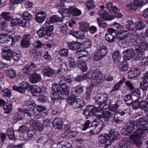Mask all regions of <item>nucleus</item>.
<instances>
[{
	"label": "nucleus",
	"mask_w": 148,
	"mask_h": 148,
	"mask_svg": "<svg viewBox=\"0 0 148 148\" xmlns=\"http://www.w3.org/2000/svg\"><path fill=\"white\" fill-rule=\"evenodd\" d=\"M136 130L133 132L131 137V141L138 147L142 145V142L141 139H144L148 133V126L144 127H137Z\"/></svg>",
	"instance_id": "f257e3e1"
},
{
	"label": "nucleus",
	"mask_w": 148,
	"mask_h": 148,
	"mask_svg": "<svg viewBox=\"0 0 148 148\" xmlns=\"http://www.w3.org/2000/svg\"><path fill=\"white\" fill-rule=\"evenodd\" d=\"M145 35L143 33H141L140 35L136 34L132 37L131 42L133 44H138L136 46V49L138 52L140 51L142 53L148 47V43L145 41Z\"/></svg>",
	"instance_id": "f03ea898"
},
{
	"label": "nucleus",
	"mask_w": 148,
	"mask_h": 148,
	"mask_svg": "<svg viewBox=\"0 0 148 148\" xmlns=\"http://www.w3.org/2000/svg\"><path fill=\"white\" fill-rule=\"evenodd\" d=\"M137 123L135 125L134 121L130 120L128 122L126 125L125 131L132 133V132L136 129L135 127H144L148 126L147 119L145 117H141L137 120Z\"/></svg>",
	"instance_id": "7ed1b4c3"
},
{
	"label": "nucleus",
	"mask_w": 148,
	"mask_h": 148,
	"mask_svg": "<svg viewBox=\"0 0 148 148\" xmlns=\"http://www.w3.org/2000/svg\"><path fill=\"white\" fill-rule=\"evenodd\" d=\"M107 104L106 102L101 103L97 106H87L86 109L84 111L83 114L86 116V119H88L92 116L95 112L99 113L100 111L102 110L106 109Z\"/></svg>",
	"instance_id": "20e7f679"
},
{
	"label": "nucleus",
	"mask_w": 148,
	"mask_h": 148,
	"mask_svg": "<svg viewBox=\"0 0 148 148\" xmlns=\"http://www.w3.org/2000/svg\"><path fill=\"white\" fill-rule=\"evenodd\" d=\"M127 23L126 27L128 30L136 32L138 30H141L145 27V24L142 21L139 20L135 23H133V22L132 20H129Z\"/></svg>",
	"instance_id": "39448f33"
},
{
	"label": "nucleus",
	"mask_w": 148,
	"mask_h": 148,
	"mask_svg": "<svg viewBox=\"0 0 148 148\" xmlns=\"http://www.w3.org/2000/svg\"><path fill=\"white\" fill-rule=\"evenodd\" d=\"M52 90L53 92L51 95V97L52 100H55L61 97L60 95H64L61 92V90L59 86L57 84H54L52 86Z\"/></svg>",
	"instance_id": "423d86ee"
},
{
	"label": "nucleus",
	"mask_w": 148,
	"mask_h": 148,
	"mask_svg": "<svg viewBox=\"0 0 148 148\" xmlns=\"http://www.w3.org/2000/svg\"><path fill=\"white\" fill-rule=\"evenodd\" d=\"M107 134L101 135L98 138V144L100 145L105 144L104 148H107L111 145Z\"/></svg>",
	"instance_id": "0eeeda50"
},
{
	"label": "nucleus",
	"mask_w": 148,
	"mask_h": 148,
	"mask_svg": "<svg viewBox=\"0 0 148 148\" xmlns=\"http://www.w3.org/2000/svg\"><path fill=\"white\" fill-rule=\"evenodd\" d=\"M90 79L94 80L95 82L99 84L103 82L104 79V77H102V75L97 72H94L93 71H90Z\"/></svg>",
	"instance_id": "6e6552de"
},
{
	"label": "nucleus",
	"mask_w": 148,
	"mask_h": 148,
	"mask_svg": "<svg viewBox=\"0 0 148 148\" xmlns=\"http://www.w3.org/2000/svg\"><path fill=\"white\" fill-rule=\"evenodd\" d=\"M108 33L106 34L105 39L108 42H112L114 41L115 39L116 30L112 28L107 29Z\"/></svg>",
	"instance_id": "1a4fd4ad"
},
{
	"label": "nucleus",
	"mask_w": 148,
	"mask_h": 148,
	"mask_svg": "<svg viewBox=\"0 0 148 148\" xmlns=\"http://www.w3.org/2000/svg\"><path fill=\"white\" fill-rule=\"evenodd\" d=\"M13 53L9 47H5L2 49V55L4 59L10 61L12 58Z\"/></svg>",
	"instance_id": "9d476101"
},
{
	"label": "nucleus",
	"mask_w": 148,
	"mask_h": 148,
	"mask_svg": "<svg viewBox=\"0 0 148 148\" xmlns=\"http://www.w3.org/2000/svg\"><path fill=\"white\" fill-rule=\"evenodd\" d=\"M31 38V36L29 34L26 33L24 34L22 40L20 42V46L23 48L28 47L30 44Z\"/></svg>",
	"instance_id": "9b49d317"
},
{
	"label": "nucleus",
	"mask_w": 148,
	"mask_h": 148,
	"mask_svg": "<svg viewBox=\"0 0 148 148\" xmlns=\"http://www.w3.org/2000/svg\"><path fill=\"white\" fill-rule=\"evenodd\" d=\"M143 5V4L140 0H134L130 2L128 6L130 9L136 10Z\"/></svg>",
	"instance_id": "f8f14e48"
},
{
	"label": "nucleus",
	"mask_w": 148,
	"mask_h": 148,
	"mask_svg": "<svg viewBox=\"0 0 148 148\" xmlns=\"http://www.w3.org/2000/svg\"><path fill=\"white\" fill-rule=\"evenodd\" d=\"M43 70L44 76L47 77H55L58 72L52 69L47 66L44 67Z\"/></svg>",
	"instance_id": "ddd939ff"
},
{
	"label": "nucleus",
	"mask_w": 148,
	"mask_h": 148,
	"mask_svg": "<svg viewBox=\"0 0 148 148\" xmlns=\"http://www.w3.org/2000/svg\"><path fill=\"white\" fill-rule=\"evenodd\" d=\"M107 135L111 144L114 141L117 140L119 138L120 134L119 132H116L113 130H110V133Z\"/></svg>",
	"instance_id": "4468645a"
},
{
	"label": "nucleus",
	"mask_w": 148,
	"mask_h": 148,
	"mask_svg": "<svg viewBox=\"0 0 148 148\" xmlns=\"http://www.w3.org/2000/svg\"><path fill=\"white\" fill-rule=\"evenodd\" d=\"M100 8L102 9L106 8L108 12L111 13L116 11V10H118L116 7L112 3L110 2L106 3L104 5H101Z\"/></svg>",
	"instance_id": "2eb2a0df"
},
{
	"label": "nucleus",
	"mask_w": 148,
	"mask_h": 148,
	"mask_svg": "<svg viewBox=\"0 0 148 148\" xmlns=\"http://www.w3.org/2000/svg\"><path fill=\"white\" fill-rule=\"evenodd\" d=\"M36 67V65L33 62H29L25 66L23 71L25 74L28 75L32 71L34 72L35 69Z\"/></svg>",
	"instance_id": "dca6fc26"
},
{
	"label": "nucleus",
	"mask_w": 148,
	"mask_h": 148,
	"mask_svg": "<svg viewBox=\"0 0 148 148\" xmlns=\"http://www.w3.org/2000/svg\"><path fill=\"white\" fill-rule=\"evenodd\" d=\"M123 53L124 54L123 59L127 61L133 57L134 54V50L132 48L123 51Z\"/></svg>",
	"instance_id": "f3484780"
},
{
	"label": "nucleus",
	"mask_w": 148,
	"mask_h": 148,
	"mask_svg": "<svg viewBox=\"0 0 148 148\" xmlns=\"http://www.w3.org/2000/svg\"><path fill=\"white\" fill-rule=\"evenodd\" d=\"M29 79L31 83H37L41 81V77L40 74L35 73L32 74L30 75Z\"/></svg>",
	"instance_id": "a211bd4d"
},
{
	"label": "nucleus",
	"mask_w": 148,
	"mask_h": 148,
	"mask_svg": "<svg viewBox=\"0 0 148 148\" xmlns=\"http://www.w3.org/2000/svg\"><path fill=\"white\" fill-rule=\"evenodd\" d=\"M59 85L60 86V87L59 86L60 88L62 90V91L61 92L63 95L64 94L66 95H68L70 92V90L66 84L61 80L59 82Z\"/></svg>",
	"instance_id": "6ab92c4d"
},
{
	"label": "nucleus",
	"mask_w": 148,
	"mask_h": 148,
	"mask_svg": "<svg viewBox=\"0 0 148 148\" xmlns=\"http://www.w3.org/2000/svg\"><path fill=\"white\" fill-rule=\"evenodd\" d=\"M125 114V112L123 111L120 110L118 111L114 114V121L116 123H118L122 121V116Z\"/></svg>",
	"instance_id": "aec40b11"
},
{
	"label": "nucleus",
	"mask_w": 148,
	"mask_h": 148,
	"mask_svg": "<svg viewBox=\"0 0 148 148\" xmlns=\"http://www.w3.org/2000/svg\"><path fill=\"white\" fill-rule=\"evenodd\" d=\"M46 16V14L44 12H39L36 15L35 19L38 23H42L44 21Z\"/></svg>",
	"instance_id": "412c9836"
},
{
	"label": "nucleus",
	"mask_w": 148,
	"mask_h": 148,
	"mask_svg": "<svg viewBox=\"0 0 148 148\" xmlns=\"http://www.w3.org/2000/svg\"><path fill=\"white\" fill-rule=\"evenodd\" d=\"M103 125V121L100 118L95 119L92 123V127H94L95 128H97L101 131Z\"/></svg>",
	"instance_id": "4be33fe9"
},
{
	"label": "nucleus",
	"mask_w": 148,
	"mask_h": 148,
	"mask_svg": "<svg viewBox=\"0 0 148 148\" xmlns=\"http://www.w3.org/2000/svg\"><path fill=\"white\" fill-rule=\"evenodd\" d=\"M77 64L78 67L82 72H85L87 70L86 63L82 59L78 58L77 61Z\"/></svg>",
	"instance_id": "5701e85b"
},
{
	"label": "nucleus",
	"mask_w": 148,
	"mask_h": 148,
	"mask_svg": "<svg viewBox=\"0 0 148 148\" xmlns=\"http://www.w3.org/2000/svg\"><path fill=\"white\" fill-rule=\"evenodd\" d=\"M53 127L55 129L61 130L63 127V123L61 119H55L53 121Z\"/></svg>",
	"instance_id": "b1692460"
},
{
	"label": "nucleus",
	"mask_w": 148,
	"mask_h": 148,
	"mask_svg": "<svg viewBox=\"0 0 148 148\" xmlns=\"http://www.w3.org/2000/svg\"><path fill=\"white\" fill-rule=\"evenodd\" d=\"M68 48L73 50H77L81 48L80 44L75 41H73L68 43Z\"/></svg>",
	"instance_id": "393cba45"
},
{
	"label": "nucleus",
	"mask_w": 148,
	"mask_h": 148,
	"mask_svg": "<svg viewBox=\"0 0 148 148\" xmlns=\"http://www.w3.org/2000/svg\"><path fill=\"white\" fill-rule=\"evenodd\" d=\"M25 84L27 85L24 82H22L21 83V85L23 86H14L12 87V89L16 91L21 93L24 94L26 90V86H25Z\"/></svg>",
	"instance_id": "a878e982"
},
{
	"label": "nucleus",
	"mask_w": 148,
	"mask_h": 148,
	"mask_svg": "<svg viewBox=\"0 0 148 148\" xmlns=\"http://www.w3.org/2000/svg\"><path fill=\"white\" fill-rule=\"evenodd\" d=\"M98 14L101 18L105 20H110L112 19L109 14L104 10H103L99 11Z\"/></svg>",
	"instance_id": "bb28decb"
},
{
	"label": "nucleus",
	"mask_w": 148,
	"mask_h": 148,
	"mask_svg": "<svg viewBox=\"0 0 148 148\" xmlns=\"http://www.w3.org/2000/svg\"><path fill=\"white\" fill-rule=\"evenodd\" d=\"M68 12H69L71 14L75 16H79L81 14V12L76 8L73 7H70L67 10Z\"/></svg>",
	"instance_id": "cd10ccee"
},
{
	"label": "nucleus",
	"mask_w": 148,
	"mask_h": 148,
	"mask_svg": "<svg viewBox=\"0 0 148 148\" xmlns=\"http://www.w3.org/2000/svg\"><path fill=\"white\" fill-rule=\"evenodd\" d=\"M83 100L82 99H76L73 107L77 109L81 108L85 106Z\"/></svg>",
	"instance_id": "c85d7f7f"
},
{
	"label": "nucleus",
	"mask_w": 148,
	"mask_h": 148,
	"mask_svg": "<svg viewBox=\"0 0 148 148\" xmlns=\"http://www.w3.org/2000/svg\"><path fill=\"white\" fill-rule=\"evenodd\" d=\"M139 74V70L137 68H134L129 72L128 77L130 78H134L138 76Z\"/></svg>",
	"instance_id": "c756f323"
},
{
	"label": "nucleus",
	"mask_w": 148,
	"mask_h": 148,
	"mask_svg": "<svg viewBox=\"0 0 148 148\" xmlns=\"http://www.w3.org/2000/svg\"><path fill=\"white\" fill-rule=\"evenodd\" d=\"M80 29L83 32H86L89 29V23L86 22H82L79 23Z\"/></svg>",
	"instance_id": "7c9ffc66"
},
{
	"label": "nucleus",
	"mask_w": 148,
	"mask_h": 148,
	"mask_svg": "<svg viewBox=\"0 0 148 148\" xmlns=\"http://www.w3.org/2000/svg\"><path fill=\"white\" fill-rule=\"evenodd\" d=\"M125 80V77H123L122 79L118 83H116L110 92L116 91L118 90L120 88L121 86Z\"/></svg>",
	"instance_id": "2f4dec72"
},
{
	"label": "nucleus",
	"mask_w": 148,
	"mask_h": 148,
	"mask_svg": "<svg viewBox=\"0 0 148 148\" xmlns=\"http://www.w3.org/2000/svg\"><path fill=\"white\" fill-rule=\"evenodd\" d=\"M116 101V99L114 98L112 99L109 104L110 106L109 107V109L110 110L112 111H115L117 110L119 108V105L117 104L116 103L114 104H111V103H113L114 101Z\"/></svg>",
	"instance_id": "473e14b6"
},
{
	"label": "nucleus",
	"mask_w": 148,
	"mask_h": 148,
	"mask_svg": "<svg viewBox=\"0 0 148 148\" xmlns=\"http://www.w3.org/2000/svg\"><path fill=\"white\" fill-rule=\"evenodd\" d=\"M97 51L103 57L107 53V48L105 46H101L98 47Z\"/></svg>",
	"instance_id": "72a5a7b5"
},
{
	"label": "nucleus",
	"mask_w": 148,
	"mask_h": 148,
	"mask_svg": "<svg viewBox=\"0 0 148 148\" xmlns=\"http://www.w3.org/2000/svg\"><path fill=\"white\" fill-rule=\"evenodd\" d=\"M50 22L52 23L60 22H62L63 21L62 17H60L58 16V15H54L52 16L49 18Z\"/></svg>",
	"instance_id": "f704fd0d"
},
{
	"label": "nucleus",
	"mask_w": 148,
	"mask_h": 148,
	"mask_svg": "<svg viewBox=\"0 0 148 148\" xmlns=\"http://www.w3.org/2000/svg\"><path fill=\"white\" fill-rule=\"evenodd\" d=\"M128 35V33H124V32H117L116 37L117 39L122 40H126L127 38V35Z\"/></svg>",
	"instance_id": "c9c22d12"
},
{
	"label": "nucleus",
	"mask_w": 148,
	"mask_h": 148,
	"mask_svg": "<svg viewBox=\"0 0 148 148\" xmlns=\"http://www.w3.org/2000/svg\"><path fill=\"white\" fill-rule=\"evenodd\" d=\"M95 103L99 105L105 102L101 93H98L96 95L95 97Z\"/></svg>",
	"instance_id": "e433bc0d"
},
{
	"label": "nucleus",
	"mask_w": 148,
	"mask_h": 148,
	"mask_svg": "<svg viewBox=\"0 0 148 148\" xmlns=\"http://www.w3.org/2000/svg\"><path fill=\"white\" fill-rule=\"evenodd\" d=\"M10 37L6 34L4 33L2 34H0V43H4L10 40Z\"/></svg>",
	"instance_id": "4c0bfd02"
},
{
	"label": "nucleus",
	"mask_w": 148,
	"mask_h": 148,
	"mask_svg": "<svg viewBox=\"0 0 148 148\" xmlns=\"http://www.w3.org/2000/svg\"><path fill=\"white\" fill-rule=\"evenodd\" d=\"M76 99V96L75 95L71 94L67 99L68 103L70 105H73L74 106Z\"/></svg>",
	"instance_id": "58836bf2"
},
{
	"label": "nucleus",
	"mask_w": 148,
	"mask_h": 148,
	"mask_svg": "<svg viewBox=\"0 0 148 148\" xmlns=\"http://www.w3.org/2000/svg\"><path fill=\"white\" fill-rule=\"evenodd\" d=\"M112 55V57L114 61L117 62L120 60L121 55L119 51H115L113 53Z\"/></svg>",
	"instance_id": "ea45409f"
},
{
	"label": "nucleus",
	"mask_w": 148,
	"mask_h": 148,
	"mask_svg": "<svg viewBox=\"0 0 148 148\" xmlns=\"http://www.w3.org/2000/svg\"><path fill=\"white\" fill-rule=\"evenodd\" d=\"M7 135L8 137L11 140H13L15 138L14 131L11 128H8L6 132Z\"/></svg>",
	"instance_id": "a19ab883"
},
{
	"label": "nucleus",
	"mask_w": 148,
	"mask_h": 148,
	"mask_svg": "<svg viewBox=\"0 0 148 148\" xmlns=\"http://www.w3.org/2000/svg\"><path fill=\"white\" fill-rule=\"evenodd\" d=\"M30 54L34 58L36 59L39 58L41 56V53L39 51H37L35 49H32L30 51Z\"/></svg>",
	"instance_id": "79ce46f5"
},
{
	"label": "nucleus",
	"mask_w": 148,
	"mask_h": 148,
	"mask_svg": "<svg viewBox=\"0 0 148 148\" xmlns=\"http://www.w3.org/2000/svg\"><path fill=\"white\" fill-rule=\"evenodd\" d=\"M7 75L10 78H12L14 77L16 75L15 71L12 69H9L6 72Z\"/></svg>",
	"instance_id": "37998d69"
},
{
	"label": "nucleus",
	"mask_w": 148,
	"mask_h": 148,
	"mask_svg": "<svg viewBox=\"0 0 148 148\" xmlns=\"http://www.w3.org/2000/svg\"><path fill=\"white\" fill-rule=\"evenodd\" d=\"M148 105V101L147 102L145 100H140L139 99V108L144 111L147 108Z\"/></svg>",
	"instance_id": "c03bdc74"
},
{
	"label": "nucleus",
	"mask_w": 148,
	"mask_h": 148,
	"mask_svg": "<svg viewBox=\"0 0 148 148\" xmlns=\"http://www.w3.org/2000/svg\"><path fill=\"white\" fill-rule=\"evenodd\" d=\"M3 108L5 110V112L8 114L12 110V106L11 104L6 103L5 105H3Z\"/></svg>",
	"instance_id": "a18cd8bd"
},
{
	"label": "nucleus",
	"mask_w": 148,
	"mask_h": 148,
	"mask_svg": "<svg viewBox=\"0 0 148 148\" xmlns=\"http://www.w3.org/2000/svg\"><path fill=\"white\" fill-rule=\"evenodd\" d=\"M12 90L9 88H6L3 90L1 92L2 95L5 97H9L11 95Z\"/></svg>",
	"instance_id": "49530a36"
},
{
	"label": "nucleus",
	"mask_w": 148,
	"mask_h": 148,
	"mask_svg": "<svg viewBox=\"0 0 148 148\" xmlns=\"http://www.w3.org/2000/svg\"><path fill=\"white\" fill-rule=\"evenodd\" d=\"M128 68V64L126 63H123L119 64V71L124 72L127 71Z\"/></svg>",
	"instance_id": "de8ad7c7"
},
{
	"label": "nucleus",
	"mask_w": 148,
	"mask_h": 148,
	"mask_svg": "<svg viewBox=\"0 0 148 148\" xmlns=\"http://www.w3.org/2000/svg\"><path fill=\"white\" fill-rule=\"evenodd\" d=\"M129 143V142L125 143L122 141H120L119 143L118 148H130Z\"/></svg>",
	"instance_id": "09e8293b"
},
{
	"label": "nucleus",
	"mask_w": 148,
	"mask_h": 148,
	"mask_svg": "<svg viewBox=\"0 0 148 148\" xmlns=\"http://www.w3.org/2000/svg\"><path fill=\"white\" fill-rule=\"evenodd\" d=\"M1 16L6 21H10L12 18L10 14L7 12H2Z\"/></svg>",
	"instance_id": "8fccbe9b"
},
{
	"label": "nucleus",
	"mask_w": 148,
	"mask_h": 148,
	"mask_svg": "<svg viewBox=\"0 0 148 148\" xmlns=\"http://www.w3.org/2000/svg\"><path fill=\"white\" fill-rule=\"evenodd\" d=\"M23 18L26 21H29L32 18V16L31 14L28 12H24L22 15Z\"/></svg>",
	"instance_id": "3c124183"
},
{
	"label": "nucleus",
	"mask_w": 148,
	"mask_h": 148,
	"mask_svg": "<svg viewBox=\"0 0 148 148\" xmlns=\"http://www.w3.org/2000/svg\"><path fill=\"white\" fill-rule=\"evenodd\" d=\"M56 145V144L54 143V141L51 139H49L45 142L44 145L47 147L51 148L54 145Z\"/></svg>",
	"instance_id": "603ef678"
},
{
	"label": "nucleus",
	"mask_w": 148,
	"mask_h": 148,
	"mask_svg": "<svg viewBox=\"0 0 148 148\" xmlns=\"http://www.w3.org/2000/svg\"><path fill=\"white\" fill-rule=\"evenodd\" d=\"M86 5L88 10L94 8L95 4L93 0H90L87 1L86 3Z\"/></svg>",
	"instance_id": "864d4df0"
},
{
	"label": "nucleus",
	"mask_w": 148,
	"mask_h": 148,
	"mask_svg": "<svg viewBox=\"0 0 148 148\" xmlns=\"http://www.w3.org/2000/svg\"><path fill=\"white\" fill-rule=\"evenodd\" d=\"M104 119L105 120H109L112 116V113L106 110L103 112Z\"/></svg>",
	"instance_id": "5fc2aeb1"
},
{
	"label": "nucleus",
	"mask_w": 148,
	"mask_h": 148,
	"mask_svg": "<svg viewBox=\"0 0 148 148\" xmlns=\"http://www.w3.org/2000/svg\"><path fill=\"white\" fill-rule=\"evenodd\" d=\"M69 53L68 50L67 49L64 48L60 50L59 54L62 56L66 57L68 55Z\"/></svg>",
	"instance_id": "6e6d98bb"
},
{
	"label": "nucleus",
	"mask_w": 148,
	"mask_h": 148,
	"mask_svg": "<svg viewBox=\"0 0 148 148\" xmlns=\"http://www.w3.org/2000/svg\"><path fill=\"white\" fill-rule=\"evenodd\" d=\"M37 34L40 37H43L46 35H47V33L45 30L43 28H41L37 32Z\"/></svg>",
	"instance_id": "4d7b16f0"
},
{
	"label": "nucleus",
	"mask_w": 148,
	"mask_h": 148,
	"mask_svg": "<svg viewBox=\"0 0 148 148\" xmlns=\"http://www.w3.org/2000/svg\"><path fill=\"white\" fill-rule=\"evenodd\" d=\"M131 94L133 96H135L138 97H140V92L139 89L134 88L131 90Z\"/></svg>",
	"instance_id": "13d9d810"
},
{
	"label": "nucleus",
	"mask_w": 148,
	"mask_h": 148,
	"mask_svg": "<svg viewBox=\"0 0 148 148\" xmlns=\"http://www.w3.org/2000/svg\"><path fill=\"white\" fill-rule=\"evenodd\" d=\"M66 136L68 137L73 138L75 137L77 135V132L75 131H73L71 130H68L65 132Z\"/></svg>",
	"instance_id": "bf43d9fd"
},
{
	"label": "nucleus",
	"mask_w": 148,
	"mask_h": 148,
	"mask_svg": "<svg viewBox=\"0 0 148 148\" xmlns=\"http://www.w3.org/2000/svg\"><path fill=\"white\" fill-rule=\"evenodd\" d=\"M104 57L99 53L97 51L94 53V60L95 61H99L102 59Z\"/></svg>",
	"instance_id": "052dcab7"
},
{
	"label": "nucleus",
	"mask_w": 148,
	"mask_h": 148,
	"mask_svg": "<svg viewBox=\"0 0 148 148\" xmlns=\"http://www.w3.org/2000/svg\"><path fill=\"white\" fill-rule=\"evenodd\" d=\"M35 134V132L34 131L29 130L28 132L27 133V139L29 140H33L34 139V136Z\"/></svg>",
	"instance_id": "680f3d73"
},
{
	"label": "nucleus",
	"mask_w": 148,
	"mask_h": 148,
	"mask_svg": "<svg viewBox=\"0 0 148 148\" xmlns=\"http://www.w3.org/2000/svg\"><path fill=\"white\" fill-rule=\"evenodd\" d=\"M125 101L127 105H130L133 102V99L131 96L129 95L125 97Z\"/></svg>",
	"instance_id": "e2e57ef3"
},
{
	"label": "nucleus",
	"mask_w": 148,
	"mask_h": 148,
	"mask_svg": "<svg viewBox=\"0 0 148 148\" xmlns=\"http://www.w3.org/2000/svg\"><path fill=\"white\" fill-rule=\"evenodd\" d=\"M21 38L22 37L20 35H16L14 36H11L10 38H11L10 40L12 42V43H13L14 44L15 42L19 41Z\"/></svg>",
	"instance_id": "0e129e2a"
},
{
	"label": "nucleus",
	"mask_w": 148,
	"mask_h": 148,
	"mask_svg": "<svg viewBox=\"0 0 148 148\" xmlns=\"http://www.w3.org/2000/svg\"><path fill=\"white\" fill-rule=\"evenodd\" d=\"M87 53L84 50H80V51H78L76 54L78 56V58H80L84 57L86 55H87Z\"/></svg>",
	"instance_id": "69168bd1"
},
{
	"label": "nucleus",
	"mask_w": 148,
	"mask_h": 148,
	"mask_svg": "<svg viewBox=\"0 0 148 148\" xmlns=\"http://www.w3.org/2000/svg\"><path fill=\"white\" fill-rule=\"evenodd\" d=\"M132 108L134 109H137L139 108V99H137L135 100L134 102H132L131 104Z\"/></svg>",
	"instance_id": "338daca9"
},
{
	"label": "nucleus",
	"mask_w": 148,
	"mask_h": 148,
	"mask_svg": "<svg viewBox=\"0 0 148 148\" xmlns=\"http://www.w3.org/2000/svg\"><path fill=\"white\" fill-rule=\"evenodd\" d=\"M64 100V97H61L59 99H57L54 100V103L56 106H59L61 105Z\"/></svg>",
	"instance_id": "774afa93"
}]
</instances>
